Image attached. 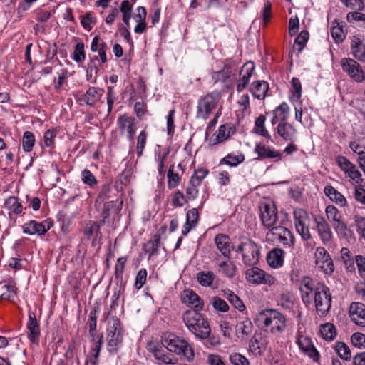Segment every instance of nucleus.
I'll return each instance as SVG.
<instances>
[{
	"label": "nucleus",
	"instance_id": "1",
	"mask_svg": "<svg viewBox=\"0 0 365 365\" xmlns=\"http://www.w3.org/2000/svg\"><path fill=\"white\" fill-rule=\"evenodd\" d=\"M256 321L259 326L268 329L273 334H279L287 328V319L284 314L276 309H267L260 312Z\"/></svg>",
	"mask_w": 365,
	"mask_h": 365
},
{
	"label": "nucleus",
	"instance_id": "2",
	"mask_svg": "<svg viewBox=\"0 0 365 365\" xmlns=\"http://www.w3.org/2000/svg\"><path fill=\"white\" fill-rule=\"evenodd\" d=\"M183 321L197 337L207 339L210 334V328L207 321L202 317L200 312L186 311L183 314Z\"/></svg>",
	"mask_w": 365,
	"mask_h": 365
},
{
	"label": "nucleus",
	"instance_id": "3",
	"mask_svg": "<svg viewBox=\"0 0 365 365\" xmlns=\"http://www.w3.org/2000/svg\"><path fill=\"white\" fill-rule=\"evenodd\" d=\"M163 346L176 354L184 357L187 361L194 359V351L187 341L173 334H170L163 342Z\"/></svg>",
	"mask_w": 365,
	"mask_h": 365
},
{
	"label": "nucleus",
	"instance_id": "4",
	"mask_svg": "<svg viewBox=\"0 0 365 365\" xmlns=\"http://www.w3.org/2000/svg\"><path fill=\"white\" fill-rule=\"evenodd\" d=\"M110 192L111 188L108 185H104L96 199L97 202H103V210L101 213L103 217L101 223L103 224L105 223V220L111 214H118L123 205L122 200L111 199V197L109 195Z\"/></svg>",
	"mask_w": 365,
	"mask_h": 365
},
{
	"label": "nucleus",
	"instance_id": "5",
	"mask_svg": "<svg viewBox=\"0 0 365 365\" xmlns=\"http://www.w3.org/2000/svg\"><path fill=\"white\" fill-rule=\"evenodd\" d=\"M221 99L219 91H212L200 97L197 102L196 118L203 120L209 118L212 110H215Z\"/></svg>",
	"mask_w": 365,
	"mask_h": 365
},
{
	"label": "nucleus",
	"instance_id": "6",
	"mask_svg": "<svg viewBox=\"0 0 365 365\" xmlns=\"http://www.w3.org/2000/svg\"><path fill=\"white\" fill-rule=\"evenodd\" d=\"M314 303L317 312L324 316L329 311L331 297L329 287L317 284L314 289Z\"/></svg>",
	"mask_w": 365,
	"mask_h": 365
},
{
	"label": "nucleus",
	"instance_id": "7",
	"mask_svg": "<svg viewBox=\"0 0 365 365\" xmlns=\"http://www.w3.org/2000/svg\"><path fill=\"white\" fill-rule=\"evenodd\" d=\"M236 251L242 254L243 262L247 266L255 265L259 262V247L251 240L242 242Z\"/></svg>",
	"mask_w": 365,
	"mask_h": 365
},
{
	"label": "nucleus",
	"instance_id": "8",
	"mask_svg": "<svg viewBox=\"0 0 365 365\" xmlns=\"http://www.w3.org/2000/svg\"><path fill=\"white\" fill-rule=\"evenodd\" d=\"M294 225L297 232L304 240L311 239L312 236L309 232V217L308 213L303 209L296 208L293 212Z\"/></svg>",
	"mask_w": 365,
	"mask_h": 365
},
{
	"label": "nucleus",
	"instance_id": "9",
	"mask_svg": "<svg viewBox=\"0 0 365 365\" xmlns=\"http://www.w3.org/2000/svg\"><path fill=\"white\" fill-rule=\"evenodd\" d=\"M108 350L110 353L118 351L123 341L120 321L113 319V325L108 328Z\"/></svg>",
	"mask_w": 365,
	"mask_h": 365
},
{
	"label": "nucleus",
	"instance_id": "10",
	"mask_svg": "<svg viewBox=\"0 0 365 365\" xmlns=\"http://www.w3.org/2000/svg\"><path fill=\"white\" fill-rule=\"evenodd\" d=\"M325 212L327 219L331 223L337 234L346 237L347 235L348 227L346 224L342 220L341 215L337 208L333 205H328L326 207Z\"/></svg>",
	"mask_w": 365,
	"mask_h": 365
},
{
	"label": "nucleus",
	"instance_id": "11",
	"mask_svg": "<svg viewBox=\"0 0 365 365\" xmlns=\"http://www.w3.org/2000/svg\"><path fill=\"white\" fill-rule=\"evenodd\" d=\"M259 217L263 226L266 228H272L277 221V212L274 204L261 203L259 206Z\"/></svg>",
	"mask_w": 365,
	"mask_h": 365
},
{
	"label": "nucleus",
	"instance_id": "12",
	"mask_svg": "<svg viewBox=\"0 0 365 365\" xmlns=\"http://www.w3.org/2000/svg\"><path fill=\"white\" fill-rule=\"evenodd\" d=\"M341 66L343 70L356 82H361L364 81V72L360 65L356 61L351 58H343L341 60Z\"/></svg>",
	"mask_w": 365,
	"mask_h": 365
},
{
	"label": "nucleus",
	"instance_id": "13",
	"mask_svg": "<svg viewBox=\"0 0 365 365\" xmlns=\"http://www.w3.org/2000/svg\"><path fill=\"white\" fill-rule=\"evenodd\" d=\"M246 278L253 284H272L274 282V278L272 276L257 267H252L248 269L246 272Z\"/></svg>",
	"mask_w": 365,
	"mask_h": 365
},
{
	"label": "nucleus",
	"instance_id": "14",
	"mask_svg": "<svg viewBox=\"0 0 365 365\" xmlns=\"http://www.w3.org/2000/svg\"><path fill=\"white\" fill-rule=\"evenodd\" d=\"M135 118L128 116L126 114L120 115L117 120L118 125L121 133H127V138L130 141H133L136 130Z\"/></svg>",
	"mask_w": 365,
	"mask_h": 365
},
{
	"label": "nucleus",
	"instance_id": "15",
	"mask_svg": "<svg viewBox=\"0 0 365 365\" xmlns=\"http://www.w3.org/2000/svg\"><path fill=\"white\" fill-rule=\"evenodd\" d=\"M238 64L237 61L233 60H228L225 63L224 68L212 73V79L217 81L226 82L232 76H233L237 71Z\"/></svg>",
	"mask_w": 365,
	"mask_h": 365
},
{
	"label": "nucleus",
	"instance_id": "16",
	"mask_svg": "<svg viewBox=\"0 0 365 365\" xmlns=\"http://www.w3.org/2000/svg\"><path fill=\"white\" fill-rule=\"evenodd\" d=\"M255 71V65L252 62H247L240 71V79L237 85V91L242 92L250 82V77Z\"/></svg>",
	"mask_w": 365,
	"mask_h": 365
},
{
	"label": "nucleus",
	"instance_id": "17",
	"mask_svg": "<svg viewBox=\"0 0 365 365\" xmlns=\"http://www.w3.org/2000/svg\"><path fill=\"white\" fill-rule=\"evenodd\" d=\"M314 222L317 226L318 234L323 242L327 243L330 242L332 239V232L331 227L325 218L319 215L316 216L314 217Z\"/></svg>",
	"mask_w": 365,
	"mask_h": 365
},
{
	"label": "nucleus",
	"instance_id": "18",
	"mask_svg": "<svg viewBox=\"0 0 365 365\" xmlns=\"http://www.w3.org/2000/svg\"><path fill=\"white\" fill-rule=\"evenodd\" d=\"M104 91L96 87H90L86 93L83 94L78 101L83 102L86 105L93 106L102 97Z\"/></svg>",
	"mask_w": 365,
	"mask_h": 365
},
{
	"label": "nucleus",
	"instance_id": "19",
	"mask_svg": "<svg viewBox=\"0 0 365 365\" xmlns=\"http://www.w3.org/2000/svg\"><path fill=\"white\" fill-rule=\"evenodd\" d=\"M350 317L356 324H365V304L361 302L351 303L349 308Z\"/></svg>",
	"mask_w": 365,
	"mask_h": 365
},
{
	"label": "nucleus",
	"instance_id": "20",
	"mask_svg": "<svg viewBox=\"0 0 365 365\" xmlns=\"http://www.w3.org/2000/svg\"><path fill=\"white\" fill-rule=\"evenodd\" d=\"M182 301L185 304L194 306L192 312H200L203 309V302L200 297L192 289L185 290L182 295Z\"/></svg>",
	"mask_w": 365,
	"mask_h": 365
},
{
	"label": "nucleus",
	"instance_id": "21",
	"mask_svg": "<svg viewBox=\"0 0 365 365\" xmlns=\"http://www.w3.org/2000/svg\"><path fill=\"white\" fill-rule=\"evenodd\" d=\"M315 287L313 286V282L311 278L306 277H304L301 282L300 291L302 293V298L303 302L306 304H309L312 302V296L314 292Z\"/></svg>",
	"mask_w": 365,
	"mask_h": 365
},
{
	"label": "nucleus",
	"instance_id": "22",
	"mask_svg": "<svg viewBox=\"0 0 365 365\" xmlns=\"http://www.w3.org/2000/svg\"><path fill=\"white\" fill-rule=\"evenodd\" d=\"M267 262L273 268L282 267L284 262V251L281 248L272 249L267 254Z\"/></svg>",
	"mask_w": 365,
	"mask_h": 365
},
{
	"label": "nucleus",
	"instance_id": "23",
	"mask_svg": "<svg viewBox=\"0 0 365 365\" xmlns=\"http://www.w3.org/2000/svg\"><path fill=\"white\" fill-rule=\"evenodd\" d=\"M24 232L29 235L38 234L39 235L45 234L49 229L50 226L48 225L46 227V225L43 222H38L35 220H31L28 223H26L24 226Z\"/></svg>",
	"mask_w": 365,
	"mask_h": 365
},
{
	"label": "nucleus",
	"instance_id": "24",
	"mask_svg": "<svg viewBox=\"0 0 365 365\" xmlns=\"http://www.w3.org/2000/svg\"><path fill=\"white\" fill-rule=\"evenodd\" d=\"M215 242L220 252L227 258H230L231 245L230 237L224 234H218L215 236Z\"/></svg>",
	"mask_w": 365,
	"mask_h": 365
},
{
	"label": "nucleus",
	"instance_id": "25",
	"mask_svg": "<svg viewBox=\"0 0 365 365\" xmlns=\"http://www.w3.org/2000/svg\"><path fill=\"white\" fill-rule=\"evenodd\" d=\"M27 329H29L28 338L32 341L36 342L38 339L40 335L39 325L36 321V315L34 312H30L29 315V322L27 323Z\"/></svg>",
	"mask_w": 365,
	"mask_h": 365
},
{
	"label": "nucleus",
	"instance_id": "26",
	"mask_svg": "<svg viewBox=\"0 0 365 365\" xmlns=\"http://www.w3.org/2000/svg\"><path fill=\"white\" fill-rule=\"evenodd\" d=\"M268 90L269 85L264 81H254L250 88L253 96L257 99H264Z\"/></svg>",
	"mask_w": 365,
	"mask_h": 365
},
{
	"label": "nucleus",
	"instance_id": "27",
	"mask_svg": "<svg viewBox=\"0 0 365 365\" xmlns=\"http://www.w3.org/2000/svg\"><path fill=\"white\" fill-rule=\"evenodd\" d=\"M277 133L286 141H294L296 138L295 128L287 123H279Z\"/></svg>",
	"mask_w": 365,
	"mask_h": 365
},
{
	"label": "nucleus",
	"instance_id": "28",
	"mask_svg": "<svg viewBox=\"0 0 365 365\" xmlns=\"http://www.w3.org/2000/svg\"><path fill=\"white\" fill-rule=\"evenodd\" d=\"M351 49L354 56L359 61H365V45L358 37L354 36L351 39Z\"/></svg>",
	"mask_w": 365,
	"mask_h": 365
},
{
	"label": "nucleus",
	"instance_id": "29",
	"mask_svg": "<svg viewBox=\"0 0 365 365\" xmlns=\"http://www.w3.org/2000/svg\"><path fill=\"white\" fill-rule=\"evenodd\" d=\"M324 192L326 196L340 207H345L346 205V200L344 196L332 186H326Z\"/></svg>",
	"mask_w": 365,
	"mask_h": 365
},
{
	"label": "nucleus",
	"instance_id": "30",
	"mask_svg": "<svg viewBox=\"0 0 365 365\" xmlns=\"http://www.w3.org/2000/svg\"><path fill=\"white\" fill-rule=\"evenodd\" d=\"M265 121L266 118L263 115H260L258 118H257L255 121V127L253 130L254 133L257 135L264 137L267 140H269L271 142H273L271 138V135L265 128Z\"/></svg>",
	"mask_w": 365,
	"mask_h": 365
},
{
	"label": "nucleus",
	"instance_id": "31",
	"mask_svg": "<svg viewBox=\"0 0 365 365\" xmlns=\"http://www.w3.org/2000/svg\"><path fill=\"white\" fill-rule=\"evenodd\" d=\"M338 165L344 170L352 180H356L361 177L359 171L356 169L351 161H336Z\"/></svg>",
	"mask_w": 365,
	"mask_h": 365
},
{
	"label": "nucleus",
	"instance_id": "32",
	"mask_svg": "<svg viewBox=\"0 0 365 365\" xmlns=\"http://www.w3.org/2000/svg\"><path fill=\"white\" fill-rule=\"evenodd\" d=\"M255 151L259 157L262 158H280L281 154L278 151L271 149L264 144H259L255 148Z\"/></svg>",
	"mask_w": 365,
	"mask_h": 365
},
{
	"label": "nucleus",
	"instance_id": "33",
	"mask_svg": "<svg viewBox=\"0 0 365 365\" xmlns=\"http://www.w3.org/2000/svg\"><path fill=\"white\" fill-rule=\"evenodd\" d=\"M160 236L155 235L153 240H149L143 245V250L146 253L149 254L148 258L150 259L153 255L158 254V248L160 247Z\"/></svg>",
	"mask_w": 365,
	"mask_h": 365
},
{
	"label": "nucleus",
	"instance_id": "34",
	"mask_svg": "<svg viewBox=\"0 0 365 365\" xmlns=\"http://www.w3.org/2000/svg\"><path fill=\"white\" fill-rule=\"evenodd\" d=\"M319 332L322 338L327 341L333 340L336 336V327L331 323H327L321 325Z\"/></svg>",
	"mask_w": 365,
	"mask_h": 365
},
{
	"label": "nucleus",
	"instance_id": "35",
	"mask_svg": "<svg viewBox=\"0 0 365 365\" xmlns=\"http://www.w3.org/2000/svg\"><path fill=\"white\" fill-rule=\"evenodd\" d=\"M223 297H225L230 303L238 310L243 311L245 309V306L240 297L231 290H225Z\"/></svg>",
	"mask_w": 365,
	"mask_h": 365
},
{
	"label": "nucleus",
	"instance_id": "36",
	"mask_svg": "<svg viewBox=\"0 0 365 365\" xmlns=\"http://www.w3.org/2000/svg\"><path fill=\"white\" fill-rule=\"evenodd\" d=\"M235 133L234 128L230 124H224L220 126L217 131L216 138L218 143L226 140L231 133Z\"/></svg>",
	"mask_w": 365,
	"mask_h": 365
},
{
	"label": "nucleus",
	"instance_id": "37",
	"mask_svg": "<svg viewBox=\"0 0 365 365\" xmlns=\"http://www.w3.org/2000/svg\"><path fill=\"white\" fill-rule=\"evenodd\" d=\"M17 289L13 284H5L1 289V299L13 302L16 296Z\"/></svg>",
	"mask_w": 365,
	"mask_h": 365
},
{
	"label": "nucleus",
	"instance_id": "38",
	"mask_svg": "<svg viewBox=\"0 0 365 365\" xmlns=\"http://www.w3.org/2000/svg\"><path fill=\"white\" fill-rule=\"evenodd\" d=\"M85 235L88 238L94 235L95 240H101L102 235L100 231V225L94 222H91L85 228Z\"/></svg>",
	"mask_w": 365,
	"mask_h": 365
},
{
	"label": "nucleus",
	"instance_id": "39",
	"mask_svg": "<svg viewBox=\"0 0 365 365\" xmlns=\"http://www.w3.org/2000/svg\"><path fill=\"white\" fill-rule=\"evenodd\" d=\"M58 130L56 128L47 130L43 135V146L53 148L55 146V139Z\"/></svg>",
	"mask_w": 365,
	"mask_h": 365
},
{
	"label": "nucleus",
	"instance_id": "40",
	"mask_svg": "<svg viewBox=\"0 0 365 365\" xmlns=\"http://www.w3.org/2000/svg\"><path fill=\"white\" fill-rule=\"evenodd\" d=\"M4 205L6 208L10 211V213L19 214L22 211V205L16 197H9L7 198Z\"/></svg>",
	"mask_w": 365,
	"mask_h": 365
},
{
	"label": "nucleus",
	"instance_id": "41",
	"mask_svg": "<svg viewBox=\"0 0 365 365\" xmlns=\"http://www.w3.org/2000/svg\"><path fill=\"white\" fill-rule=\"evenodd\" d=\"M308 38V31L306 30L302 31L294 40L293 48L297 50L298 52H301L305 46Z\"/></svg>",
	"mask_w": 365,
	"mask_h": 365
},
{
	"label": "nucleus",
	"instance_id": "42",
	"mask_svg": "<svg viewBox=\"0 0 365 365\" xmlns=\"http://www.w3.org/2000/svg\"><path fill=\"white\" fill-rule=\"evenodd\" d=\"M335 351L344 360H350L351 355L349 347L344 342H337L335 345Z\"/></svg>",
	"mask_w": 365,
	"mask_h": 365
},
{
	"label": "nucleus",
	"instance_id": "43",
	"mask_svg": "<svg viewBox=\"0 0 365 365\" xmlns=\"http://www.w3.org/2000/svg\"><path fill=\"white\" fill-rule=\"evenodd\" d=\"M148 133L145 130H142L138 138L136 143V153L137 158H140L143 155L146 142H147Z\"/></svg>",
	"mask_w": 365,
	"mask_h": 365
},
{
	"label": "nucleus",
	"instance_id": "44",
	"mask_svg": "<svg viewBox=\"0 0 365 365\" xmlns=\"http://www.w3.org/2000/svg\"><path fill=\"white\" fill-rule=\"evenodd\" d=\"M35 143V137L33 133L30 131H26L24 133L23 138H22V147L23 149L26 151L29 152L31 150L34 145Z\"/></svg>",
	"mask_w": 365,
	"mask_h": 365
},
{
	"label": "nucleus",
	"instance_id": "45",
	"mask_svg": "<svg viewBox=\"0 0 365 365\" xmlns=\"http://www.w3.org/2000/svg\"><path fill=\"white\" fill-rule=\"evenodd\" d=\"M86 58L85 46L82 42L78 43L74 48L73 59L77 63H82Z\"/></svg>",
	"mask_w": 365,
	"mask_h": 365
},
{
	"label": "nucleus",
	"instance_id": "46",
	"mask_svg": "<svg viewBox=\"0 0 365 365\" xmlns=\"http://www.w3.org/2000/svg\"><path fill=\"white\" fill-rule=\"evenodd\" d=\"M289 106L286 103H281L276 109L273 111L278 119L280 120V123H285L288 117Z\"/></svg>",
	"mask_w": 365,
	"mask_h": 365
},
{
	"label": "nucleus",
	"instance_id": "47",
	"mask_svg": "<svg viewBox=\"0 0 365 365\" xmlns=\"http://www.w3.org/2000/svg\"><path fill=\"white\" fill-rule=\"evenodd\" d=\"M252 331V324L251 321L246 319L239 322L236 326L237 334H241L242 336L250 334Z\"/></svg>",
	"mask_w": 365,
	"mask_h": 365
},
{
	"label": "nucleus",
	"instance_id": "48",
	"mask_svg": "<svg viewBox=\"0 0 365 365\" xmlns=\"http://www.w3.org/2000/svg\"><path fill=\"white\" fill-rule=\"evenodd\" d=\"M292 100L294 101H299L302 96V85L299 78H293L292 80Z\"/></svg>",
	"mask_w": 365,
	"mask_h": 365
},
{
	"label": "nucleus",
	"instance_id": "49",
	"mask_svg": "<svg viewBox=\"0 0 365 365\" xmlns=\"http://www.w3.org/2000/svg\"><path fill=\"white\" fill-rule=\"evenodd\" d=\"M208 173V170L199 168L195 170V174L191 177L190 183L194 185H200L202 180Z\"/></svg>",
	"mask_w": 365,
	"mask_h": 365
},
{
	"label": "nucleus",
	"instance_id": "50",
	"mask_svg": "<svg viewBox=\"0 0 365 365\" xmlns=\"http://www.w3.org/2000/svg\"><path fill=\"white\" fill-rule=\"evenodd\" d=\"M219 266L226 277L232 278L235 275L236 266L234 263L231 262H222L219 264Z\"/></svg>",
	"mask_w": 365,
	"mask_h": 365
},
{
	"label": "nucleus",
	"instance_id": "51",
	"mask_svg": "<svg viewBox=\"0 0 365 365\" xmlns=\"http://www.w3.org/2000/svg\"><path fill=\"white\" fill-rule=\"evenodd\" d=\"M197 279L202 286H210L214 280V274L212 272H201L197 274Z\"/></svg>",
	"mask_w": 365,
	"mask_h": 365
},
{
	"label": "nucleus",
	"instance_id": "52",
	"mask_svg": "<svg viewBox=\"0 0 365 365\" xmlns=\"http://www.w3.org/2000/svg\"><path fill=\"white\" fill-rule=\"evenodd\" d=\"M267 230H269V231L267 234V236L272 235V236H276V237H277V238L281 237L282 236L285 235H289V231H290L285 227L280 226V225L275 226V225H272V228H268Z\"/></svg>",
	"mask_w": 365,
	"mask_h": 365
},
{
	"label": "nucleus",
	"instance_id": "53",
	"mask_svg": "<svg viewBox=\"0 0 365 365\" xmlns=\"http://www.w3.org/2000/svg\"><path fill=\"white\" fill-rule=\"evenodd\" d=\"M152 351L154 354V356L156 360L159 362L165 363V364H172V359L169 356V355L166 354L164 352V350L158 348H154L152 349Z\"/></svg>",
	"mask_w": 365,
	"mask_h": 365
},
{
	"label": "nucleus",
	"instance_id": "54",
	"mask_svg": "<svg viewBox=\"0 0 365 365\" xmlns=\"http://www.w3.org/2000/svg\"><path fill=\"white\" fill-rule=\"evenodd\" d=\"M168 185L170 188H174L177 186L180 178L178 173H174V165H171L168 171Z\"/></svg>",
	"mask_w": 365,
	"mask_h": 365
},
{
	"label": "nucleus",
	"instance_id": "55",
	"mask_svg": "<svg viewBox=\"0 0 365 365\" xmlns=\"http://www.w3.org/2000/svg\"><path fill=\"white\" fill-rule=\"evenodd\" d=\"M212 304L219 312H225L229 310V306L227 302L219 297H212Z\"/></svg>",
	"mask_w": 365,
	"mask_h": 365
},
{
	"label": "nucleus",
	"instance_id": "56",
	"mask_svg": "<svg viewBox=\"0 0 365 365\" xmlns=\"http://www.w3.org/2000/svg\"><path fill=\"white\" fill-rule=\"evenodd\" d=\"M331 34L336 43H341L345 38V34L343 28L342 26H339V24L336 26L332 27Z\"/></svg>",
	"mask_w": 365,
	"mask_h": 365
},
{
	"label": "nucleus",
	"instance_id": "57",
	"mask_svg": "<svg viewBox=\"0 0 365 365\" xmlns=\"http://www.w3.org/2000/svg\"><path fill=\"white\" fill-rule=\"evenodd\" d=\"M352 344L359 349L365 348V335L360 332H356L351 337Z\"/></svg>",
	"mask_w": 365,
	"mask_h": 365
},
{
	"label": "nucleus",
	"instance_id": "58",
	"mask_svg": "<svg viewBox=\"0 0 365 365\" xmlns=\"http://www.w3.org/2000/svg\"><path fill=\"white\" fill-rule=\"evenodd\" d=\"M126 262V259L125 257H120L117 260V263L115 267V279L122 280L123 274L124 272L125 264Z\"/></svg>",
	"mask_w": 365,
	"mask_h": 365
},
{
	"label": "nucleus",
	"instance_id": "59",
	"mask_svg": "<svg viewBox=\"0 0 365 365\" xmlns=\"http://www.w3.org/2000/svg\"><path fill=\"white\" fill-rule=\"evenodd\" d=\"M316 257V264H319L321 262L327 260L329 257H330L327 251L322 247H319L317 248L315 252Z\"/></svg>",
	"mask_w": 365,
	"mask_h": 365
},
{
	"label": "nucleus",
	"instance_id": "60",
	"mask_svg": "<svg viewBox=\"0 0 365 365\" xmlns=\"http://www.w3.org/2000/svg\"><path fill=\"white\" fill-rule=\"evenodd\" d=\"M230 361L233 365H249L248 360L238 353L231 354L230 356Z\"/></svg>",
	"mask_w": 365,
	"mask_h": 365
},
{
	"label": "nucleus",
	"instance_id": "61",
	"mask_svg": "<svg viewBox=\"0 0 365 365\" xmlns=\"http://www.w3.org/2000/svg\"><path fill=\"white\" fill-rule=\"evenodd\" d=\"M147 271L145 269H141L137 274L135 278V287L136 289H140L146 282Z\"/></svg>",
	"mask_w": 365,
	"mask_h": 365
},
{
	"label": "nucleus",
	"instance_id": "62",
	"mask_svg": "<svg viewBox=\"0 0 365 365\" xmlns=\"http://www.w3.org/2000/svg\"><path fill=\"white\" fill-rule=\"evenodd\" d=\"M198 221V212L195 208L188 210L186 215V222L195 227Z\"/></svg>",
	"mask_w": 365,
	"mask_h": 365
},
{
	"label": "nucleus",
	"instance_id": "63",
	"mask_svg": "<svg viewBox=\"0 0 365 365\" xmlns=\"http://www.w3.org/2000/svg\"><path fill=\"white\" fill-rule=\"evenodd\" d=\"M82 180L84 183L92 185L96 182L94 175L87 169L81 172Z\"/></svg>",
	"mask_w": 365,
	"mask_h": 365
},
{
	"label": "nucleus",
	"instance_id": "64",
	"mask_svg": "<svg viewBox=\"0 0 365 365\" xmlns=\"http://www.w3.org/2000/svg\"><path fill=\"white\" fill-rule=\"evenodd\" d=\"M317 265L324 272V273L327 274H331L334 272V268L331 257H329L327 260L324 261Z\"/></svg>",
	"mask_w": 365,
	"mask_h": 365
}]
</instances>
